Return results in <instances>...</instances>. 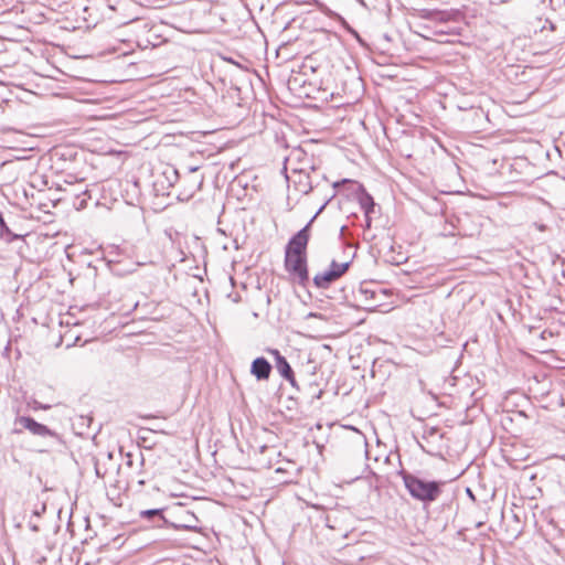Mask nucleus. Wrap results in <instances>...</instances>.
<instances>
[{
  "label": "nucleus",
  "mask_w": 565,
  "mask_h": 565,
  "mask_svg": "<svg viewBox=\"0 0 565 565\" xmlns=\"http://www.w3.org/2000/svg\"><path fill=\"white\" fill-rule=\"evenodd\" d=\"M467 492H468V495H472V492L469 488L467 489Z\"/></svg>",
  "instance_id": "nucleus-26"
},
{
  "label": "nucleus",
  "mask_w": 565,
  "mask_h": 565,
  "mask_svg": "<svg viewBox=\"0 0 565 565\" xmlns=\"http://www.w3.org/2000/svg\"><path fill=\"white\" fill-rule=\"evenodd\" d=\"M13 433H14V434H20V433H21V429L14 428V429H13Z\"/></svg>",
  "instance_id": "nucleus-25"
},
{
  "label": "nucleus",
  "mask_w": 565,
  "mask_h": 565,
  "mask_svg": "<svg viewBox=\"0 0 565 565\" xmlns=\"http://www.w3.org/2000/svg\"><path fill=\"white\" fill-rule=\"evenodd\" d=\"M335 521H337V518L332 513H328L324 518L326 526H328L329 529H332V530L335 529V524H334Z\"/></svg>",
  "instance_id": "nucleus-18"
},
{
  "label": "nucleus",
  "mask_w": 565,
  "mask_h": 565,
  "mask_svg": "<svg viewBox=\"0 0 565 565\" xmlns=\"http://www.w3.org/2000/svg\"><path fill=\"white\" fill-rule=\"evenodd\" d=\"M162 175L168 182V188L172 186L180 178L179 171L174 167H167Z\"/></svg>",
  "instance_id": "nucleus-16"
},
{
  "label": "nucleus",
  "mask_w": 565,
  "mask_h": 565,
  "mask_svg": "<svg viewBox=\"0 0 565 565\" xmlns=\"http://www.w3.org/2000/svg\"><path fill=\"white\" fill-rule=\"evenodd\" d=\"M296 188L302 194H309L313 189L309 175L299 174V180L296 182Z\"/></svg>",
  "instance_id": "nucleus-14"
},
{
  "label": "nucleus",
  "mask_w": 565,
  "mask_h": 565,
  "mask_svg": "<svg viewBox=\"0 0 565 565\" xmlns=\"http://www.w3.org/2000/svg\"><path fill=\"white\" fill-rule=\"evenodd\" d=\"M271 364L263 356L256 358L250 365V373L258 380H268L271 373Z\"/></svg>",
  "instance_id": "nucleus-7"
},
{
  "label": "nucleus",
  "mask_w": 565,
  "mask_h": 565,
  "mask_svg": "<svg viewBox=\"0 0 565 565\" xmlns=\"http://www.w3.org/2000/svg\"><path fill=\"white\" fill-rule=\"evenodd\" d=\"M350 265V262L338 263L335 260H332L328 269L330 271H333L337 278H340L348 271Z\"/></svg>",
  "instance_id": "nucleus-15"
},
{
  "label": "nucleus",
  "mask_w": 565,
  "mask_h": 565,
  "mask_svg": "<svg viewBox=\"0 0 565 565\" xmlns=\"http://www.w3.org/2000/svg\"><path fill=\"white\" fill-rule=\"evenodd\" d=\"M360 292H361V295L365 296V299H375V297H376V291L375 290H370V289H366V288H361Z\"/></svg>",
  "instance_id": "nucleus-19"
},
{
  "label": "nucleus",
  "mask_w": 565,
  "mask_h": 565,
  "mask_svg": "<svg viewBox=\"0 0 565 565\" xmlns=\"http://www.w3.org/2000/svg\"><path fill=\"white\" fill-rule=\"evenodd\" d=\"M365 215V227L370 228L371 227V215H367V214H364Z\"/></svg>",
  "instance_id": "nucleus-22"
},
{
  "label": "nucleus",
  "mask_w": 565,
  "mask_h": 565,
  "mask_svg": "<svg viewBox=\"0 0 565 565\" xmlns=\"http://www.w3.org/2000/svg\"><path fill=\"white\" fill-rule=\"evenodd\" d=\"M45 509H46L45 503H42L40 509H35L33 511V514L36 516H40L43 512H45Z\"/></svg>",
  "instance_id": "nucleus-21"
},
{
  "label": "nucleus",
  "mask_w": 565,
  "mask_h": 565,
  "mask_svg": "<svg viewBox=\"0 0 565 565\" xmlns=\"http://www.w3.org/2000/svg\"><path fill=\"white\" fill-rule=\"evenodd\" d=\"M347 182H352V181H351V180H349V179H343V180H342V181H340V182H334V183H333V186H334V188H338L340 184H342V183H347Z\"/></svg>",
  "instance_id": "nucleus-23"
},
{
  "label": "nucleus",
  "mask_w": 565,
  "mask_h": 565,
  "mask_svg": "<svg viewBox=\"0 0 565 565\" xmlns=\"http://www.w3.org/2000/svg\"><path fill=\"white\" fill-rule=\"evenodd\" d=\"M327 205V202L324 204H322L320 206V209L316 212V214L310 218V221L302 227V228H306L307 230V234H309L310 232V227L312 225V223L315 222V220L317 218V216L322 212V210L326 207Z\"/></svg>",
  "instance_id": "nucleus-17"
},
{
  "label": "nucleus",
  "mask_w": 565,
  "mask_h": 565,
  "mask_svg": "<svg viewBox=\"0 0 565 565\" xmlns=\"http://www.w3.org/2000/svg\"><path fill=\"white\" fill-rule=\"evenodd\" d=\"M310 234H307L306 228L299 230L287 243L285 253L295 255H307V246Z\"/></svg>",
  "instance_id": "nucleus-4"
},
{
  "label": "nucleus",
  "mask_w": 565,
  "mask_h": 565,
  "mask_svg": "<svg viewBox=\"0 0 565 565\" xmlns=\"http://www.w3.org/2000/svg\"><path fill=\"white\" fill-rule=\"evenodd\" d=\"M358 200L364 214L371 215V213L374 211L375 203L372 195L367 193L364 186L361 184L359 185Z\"/></svg>",
  "instance_id": "nucleus-8"
},
{
  "label": "nucleus",
  "mask_w": 565,
  "mask_h": 565,
  "mask_svg": "<svg viewBox=\"0 0 565 565\" xmlns=\"http://www.w3.org/2000/svg\"><path fill=\"white\" fill-rule=\"evenodd\" d=\"M423 17L435 22H447L452 14L448 11H427Z\"/></svg>",
  "instance_id": "nucleus-13"
},
{
  "label": "nucleus",
  "mask_w": 565,
  "mask_h": 565,
  "mask_svg": "<svg viewBox=\"0 0 565 565\" xmlns=\"http://www.w3.org/2000/svg\"><path fill=\"white\" fill-rule=\"evenodd\" d=\"M404 486L411 497L425 504L435 502L441 494L444 481L425 480L407 471H399Z\"/></svg>",
  "instance_id": "nucleus-1"
},
{
  "label": "nucleus",
  "mask_w": 565,
  "mask_h": 565,
  "mask_svg": "<svg viewBox=\"0 0 565 565\" xmlns=\"http://www.w3.org/2000/svg\"><path fill=\"white\" fill-rule=\"evenodd\" d=\"M285 268L297 278L298 284L305 286L309 280L307 255H295L285 253Z\"/></svg>",
  "instance_id": "nucleus-2"
},
{
  "label": "nucleus",
  "mask_w": 565,
  "mask_h": 565,
  "mask_svg": "<svg viewBox=\"0 0 565 565\" xmlns=\"http://www.w3.org/2000/svg\"><path fill=\"white\" fill-rule=\"evenodd\" d=\"M36 408L49 409L50 406L49 405H39V406H36Z\"/></svg>",
  "instance_id": "nucleus-24"
},
{
  "label": "nucleus",
  "mask_w": 565,
  "mask_h": 565,
  "mask_svg": "<svg viewBox=\"0 0 565 565\" xmlns=\"http://www.w3.org/2000/svg\"><path fill=\"white\" fill-rule=\"evenodd\" d=\"M268 353L274 356L275 366L280 376L288 381L292 386H296L294 371L287 359L284 355H281V353L277 349H268Z\"/></svg>",
  "instance_id": "nucleus-6"
},
{
  "label": "nucleus",
  "mask_w": 565,
  "mask_h": 565,
  "mask_svg": "<svg viewBox=\"0 0 565 565\" xmlns=\"http://www.w3.org/2000/svg\"><path fill=\"white\" fill-rule=\"evenodd\" d=\"M199 167H189L188 173L184 175L183 179V189L178 194V199L180 201H188L193 195L201 190L202 184L204 182V175L199 174Z\"/></svg>",
  "instance_id": "nucleus-3"
},
{
  "label": "nucleus",
  "mask_w": 565,
  "mask_h": 565,
  "mask_svg": "<svg viewBox=\"0 0 565 565\" xmlns=\"http://www.w3.org/2000/svg\"><path fill=\"white\" fill-rule=\"evenodd\" d=\"M162 509H149V510H142L140 511L139 515L141 519L146 520H154L158 519L162 522L163 525H170V523L164 519L162 514Z\"/></svg>",
  "instance_id": "nucleus-11"
},
{
  "label": "nucleus",
  "mask_w": 565,
  "mask_h": 565,
  "mask_svg": "<svg viewBox=\"0 0 565 565\" xmlns=\"http://www.w3.org/2000/svg\"><path fill=\"white\" fill-rule=\"evenodd\" d=\"M533 226H534L536 230H539L540 232H545V231H546V228H547V226H546L545 224H543V223H537V222L533 223Z\"/></svg>",
  "instance_id": "nucleus-20"
},
{
  "label": "nucleus",
  "mask_w": 565,
  "mask_h": 565,
  "mask_svg": "<svg viewBox=\"0 0 565 565\" xmlns=\"http://www.w3.org/2000/svg\"><path fill=\"white\" fill-rule=\"evenodd\" d=\"M23 235L13 233L7 225L2 213L0 212V241L11 244L15 241H22Z\"/></svg>",
  "instance_id": "nucleus-9"
},
{
  "label": "nucleus",
  "mask_w": 565,
  "mask_h": 565,
  "mask_svg": "<svg viewBox=\"0 0 565 565\" xmlns=\"http://www.w3.org/2000/svg\"><path fill=\"white\" fill-rule=\"evenodd\" d=\"M185 521L186 523H183V524H174V523H170V525L174 529H183V530H188V531H198L199 526H198V519L196 516L191 513V512H186L185 513Z\"/></svg>",
  "instance_id": "nucleus-12"
},
{
  "label": "nucleus",
  "mask_w": 565,
  "mask_h": 565,
  "mask_svg": "<svg viewBox=\"0 0 565 565\" xmlns=\"http://www.w3.org/2000/svg\"><path fill=\"white\" fill-rule=\"evenodd\" d=\"M19 424L22 428L28 429L35 436L40 437H54L55 433H53L47 426L38 423L34 418L30 416H20L15 419V425Z\"/></svg>",
  "instance_id": "nucleus-5"
},
{
  "label": "nucleus",
  "mask_w": 565,
  "mask_h": 565,
  "mask_svg": "<svg viewBox=\"0 0 565 565\" xmlns=\"http://www.w3.org/2000/svg\"><path fill=\"white\" fill-rule=\"evenodd\" d=\"M338 279L339 278H337L333 271L327 269L323 273H319L313 277V284L319 289H327L330 287L332 282H334Z\"/></svg>",
  "instance_id": "nucleus-10"
}]
</instances>
